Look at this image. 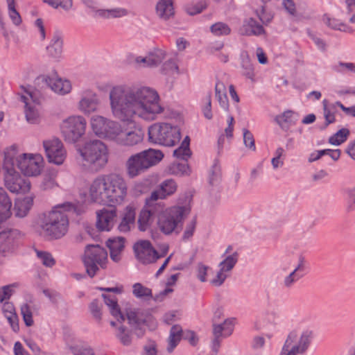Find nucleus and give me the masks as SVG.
<instances>
[{
    "label": "nucleus",
    "mask_w": 355,
    "mask_h": 355,
    "mask_svg": "<svg viewBox=\"0 0 355 355\" xmlns=\"http://www.w3.org/2000/svg\"><path fill=\"white\" fill-rule=\"evenodd\" d=\"M125 311L128 323L132 327L135 334L139 337L143 336L145 333L143 326L148 325L152 317L148 315H144L142 313L131 308H125Z\"/></svg>",
    "instance_id": "16"
},
{
    "label": "nucleus",
    "mask_w": 355,
    "mask_h": 355,
    "mask_svg": "<svg viewBox=\"0 0 355 355\" xmlns=\"http://www.w3.org/2000/svg\"><path fill=\"white\" fill-rule=\"evenodd\" d=\"M349 135V130L347 128H341L330 137L329 142L332 145L338 146L344 143L347 139Z\"/></svg>",
    "instance_id": "45"
},
{
    "label": "nucleus",
    "mask_w": 355,
    "mask_h": 355,
    "mask_svg": "<svg viewBox=\"0 0 355 355\" xmlns=\"http://www.w3.org/2000/svg\"><path fill=\"white\" fill-rule=\"evenodd\" d=\"M24 103V113L26 121L30 123H36L40 119V98L34 92H26L21 96Z\"/></svg>",
    "instance_id": "13"
},
{
    "label": "nucleus",
    "mask_w": 355,
    "mask_h": 355,
    "mask_svg": "<svg viewBox=\"0 0 355 355\" xmlns=\"http://www.w3.org/2000/svg\"><path fill=\"white\" fill-rule=\"evenodd\" d=\"M210 31L215 36H223L229 35L231 29L225 23L216 22L210 26Z\"/></svg>",
    "instance_id": "47"
},
{
    "label": "nucleus",
    "mask_w": 355,
    "mask_h": 355,
    "mask_svg": "<svg viewBox=\"0 0 355 355\" xmlns=\"http://www.w3.org/2000/svg\"><path fill=\"white\" fill-rule=\"evenodd\" d=\"M102 304L98 300H94L89 304V311L93 317L98 321L101 320Z\"/></svg>",
    "instance_id": "59"
},
{
    "label": "nucleus",
    "mask_w": 355,
    "mask_h": 355,
    "mask_svg": "<svg viewBox=\"0 0 355 355\" xmlns=\"http://www.w3.org/2000/svg\"><path fill=\"white\" fill-rule=\"evenodd\" d=\"M133 250L137 259L144 264L156 261L162 256L153 248L149 241H141L136 243Z\"/></svg>",
    "instance_id": "15"
},
{
    "label": "nucleus",
    "mask_w": 355,
    "mask_h": 355,
    "mask_svg": "<svg viewBox=\"0 0 355 355\" xmlns=\"http://www.w3.org/2000/svg\"><path fill=\"white\" fill-rule=\"evenodd\" d=\"M156 13L157 16L163 19L167 20L174 15V8L172 0H160L156 6Z\"/></svg>",
    "instance_id": "29"
},
{
    "label": "nucleus",
    "mask_w": 355,
    "mask_h": 355,
    "mask_svg": "<svg viewBox=\"0 0 355 355\" xmlns=\"http://www.w3.org/2000/svg\"><path fill=\"white\" fill-rule=\"evenodd\" d=\"M76 207L71 202H64L53 207L51 211L44 213L41 218V234L49 239H60L69 229L67 212H76Z\"/></svg>",
    "instance_id": "3"
},
{
    "label": "nucleus",
    "mask_w": 355,
    "mask_h": 355,
    "mask_svg": "<svg viewBox=\"0 0 355 355\" xmlns=\"http://www.w3.org/2000/svg\"><path fill=\"white\" fill-rule=\"evenodd\" d=\"M144 139V132L141 129H135L131 131L123 130L117 144L123 146H133L141 142Z\"/></svg>",
    "instance_id": "20"
},
{
    "label": "nucleus",
    "mask_w": 355,
    "mask_h": 355,
    "mask_svg": "<svg viewBox=\"0 0 355 355\" xmlns=\"http://www.w3.org/2000/svg\"><path fill=\"white\" fill-rule=\"evenodd\" d=\"M44 80L55 93L60 95L69 94L71 90V84L67 79L46 76L44 78Z\"/></svg>",
    "instance_id": "19"
},
{
    "label": "nucleus",
    "mask_w": 355,
    "mask_h": 355,
    "mask_svg": "<svg viewBox=\"0 0 355 355\" xmlns=\"http://www.w3.org/2000/svg\"><path fill=\"white\" fill-rule=\"evenodd\" d=\"M174 157L184 161L191 155V151L189 147H186L180 144V146L173 151Z\"/></svg>",
    "instance_id": "58"
},
{
    "label": "nucleus",
    "mask_w": 355,
    "mask_h": 355,
    "mask_svg": "<svg viewBox=\"0 0 355 355\" xmlns=\"http://www.w3.org/2000/svg\"><path fill=\"white\" fill-rule=\"evenodd\" d=\"M21 314L22 315L24 323L27 327H31L33 324V314L30 306L27 304L21 305Z\"/></svg>",
    "instance_id": "57"
},
{
    "label": "nucleus",
    "mask_w": 355,
    "mask_h": 355,
    "mask_svg": "<svg viewBox=\"0 0 355 355\" xmlns=\"http://www.w3.org/2000/svg\"><path fill=\"white\" fill-rule=\"evenodd\" d=\"M123 130V128L118 122L110 120L106 128V132H105L103 137L113 140L117 143L120 139Z\"/></svg>",
    "instance_id": "39"
},
{
    "label": "nucleus",
    "mask_w": 355,
    "mask_h": 355,
    "mask_svg": "<svg viewBox=\"0 0 355 355\" xmlns=\"http://www.w3.org/2000/svg\"><path fill=\"white\" fill-rule=\"evenodd\" d=\"M313 336V331L310 329L304 330L301 333L297 343L293 345L290 350L296 355L304 354L311 343Z\"/></svg>",
    "instance_id": "22"
},
{
    "label": "nucleus",
    "mask_w": 355,
    "mask_h": 355,
    "mask_svg": "<svg viewBox=\"0 0 355 355\" xmlns=\"http://www.w3.org/2000/svg\"><path fill=\"white\" fill-rule=\"evenodd\" d=\"M83 160L92 169L99 171L107 164L108 150L106 145L98 139L91 140L85 144L79 150Z\"/></svg>",
    "instance_id": "6"
},
{
    "label": "nucleus",
    "mask_w": 355,
    "mask_h": 355,
    "mask_svg": "<svg viewBox=\"0 0 355 355\" xmlns=\"http://www.w3.org/2000/svg\"><path fill=\"white\" fill-rule=\"evenodd\" d=\"M178 189L176 182L170 178L166 179L162 182L159 186V189L153 191L148 198L146 199V205L149 207H153L158 204L157 200H163L168 196H172L175 193Z\"/></svg>",
    "instance_id": "14"
},
{
    "label": "nucleus",
    "mask_w": 355,
    "mask_h": 355,
    "mask_svg": "<svg viewBox=\"0 0 355 355\" xmlns=\"http://www.w3.org/2000/svg\"><path fill=\"white\" fill-rule=\"evenodd\" d=\"M42 162L40 157H26V154H23V158L19 162L18 168L27 176H37L41 173Z\"/></svg>",
    "instance_id": "18"
},
{
    "label": "nucleus",
    "mask_w": 355,
    "mask_h": 355,
    "mask_svg": "<svg viewBox=\"0 0 355 355\" xmlns=\"http://www.w3.org/2000/svg\"><path fill=\"white\" fill-rule=\"evenodd\" d=\"M165 52L162 49H155L148 53V67H153L159 64L165 58Z\"/></svg>",
    "instance_id": "46"
},
{
    "label": "nucleus",
    "mask_w": 355,
    "mask_h": 355,
    "mask_svg": "<svg viewBox=\"0 0 355 355\" xmlns=\"http://www.w3.org/2000/svg\"><path fill=\"white\" fill-rule=\"evenodd\" d=\"M347 205L346 211L352 212L355 211V187L349 188L346 191Z\"/></svg>",
    "instance_id": "55"
},
{
    "label": "nucleus",
    "mask_w": 355,
    "mask_h": 355,
    "mask_svg": "<svg viewBox=\"0 0 355 355\" xmlns=\"http://www.w3.org/2000/svg\"><path fill=\"white\" fill-rule=\"evenodd\" d=\"M109 99L113 116L124 122H131L136 116L153 121L164 110L157 92L146 86H114Z\"/></svg>",
    "instance_id": "1"
},
{
    "label": "nucleus",
    "mask_w": 355,
    "mask_h": 355,
    "mask_svg": "<svg viewBox=\"0 0 355 355\" xmlns=\"http://www.w3.org/2000/svg\"><path fill=\"white\" fill-rule=\"evenodd\" d=\"M12 202L7 192L0 187V222L6 220L11 216Z\"/></svg>",
    "instance_id": "27"
},
{
    "label": "nucleus",
    "mask_w": 355,
    "mask_h": 355,
    "mask_svg": "<svg viewBox=\"0 0 355 355\" xmlns=\"http://www.w3.org/2000/svg\"><path fill=\"white\" fill-rule=\"evenodd\" d=\"M8 4V15L12 23L18 26L21 23V18L19 13L15 8V0H6Z\"/></svg>",
    "instance_id": "48"
},
{
    "label": "nucleus",
    "mask_w": 355,
    "mask_h": 355,
    "mask_svg": "<svg viewBox=\"0 0 355 355\" xmlns=\"http://www.w3.org/2000/svg\"><path fill=\"white\" fill-rule=\"evenodd\" d=\"M206 7L207 5L205 2H199L195 5L187 6L186 10L189 15H194L200 13Z\"/></svg>",
    "instance_id": "62"
},
{
    "label": "nucleus",
    "mask_w": 355,
    "mask_h": 355,
    "mask_svg": "<svg viewBox=\"0 0 355 355\" xmlns=\"http://www.w3.org/2000/svg\"><path fill=\"white\" fill-rule=\"evenodd\" d=\"M95 12L98 17L106 19L120 18L125 17L128 14V10L121 7H115L108 9H98Z\"/></svg>",
    "instance_id": "31"
},
{
    "label": "nucleus",
    "mask_w": 355,
    "mask_h": 355,
    "mask_svg": "<svg viewBox=\"0 0 355 355\" xmlns=\"http://www.w3.org/2000/svg\"><path fill=\"white\" fill-rule=\"evenodd\" d=\"M105 304L109 307L110 313L114 316L118 322L121 323L125 320V317L121 313L118 305L117 299L114 295L102 294Z\"/></svg>",
    "instance_id": "26"
},
{
    "label": "nucleus",
    "mask_w": 355,
    "mask_h": 355,
    "mask_svg": "<svg viewBox=\"0 0 355 355\" xmlns=\"http://www.w3.org/2000/svg\"><path fill=\"white\" fill-rule=\"evenodd\" d=\"M322 105L325 124L328 125L335 121L336 106L334 104L328 105L326 99L322 101Z\"/></svg>",
    "instance_id": "43"
},
{
    "label": "nucleus",
    "mask_w": 355,
    "mask_h": 355,
    "mask_svg": "<svg viewBox=\"0 0 355 355\" xmlns=\"http://www.w3.org/2000/svg\"><path fill=\"white\" fill-rule=\"evenodd\" d=\"M239 259V254L237 252H233L232 254L228 255L225 259L219 263V267L222 271L225 272L231 271Z\"/></svg>",
    "instance_id": "42"
},
{
    "label": "nucleus",
    "mask_w": 355,
    "mask_h": 355,
    "mask_svg": "<svg viewBox=\"0 0 355 355\" xmlns=\"http://www.w3.org/2000/svg\"><path fill=\"white\" fill-rule=\"evenodd\" d=\"M159 209L157 225L164 235L179 234L184 218L190 213V208L185 206H172L164 210V204H157Z\"/></svg>",
    "instance_id": "4"
},
{
    "label": "nucleus",
    "mask_w": 355,
    "mask_h": 355,
    "mask_svg": "<svg viewBox=\"0 0 355 355\" xmlns=\"http://www.w3.org/2000/svg\"><path fill=\"white\" fill-rule=\"evenodd\" d=\"M37 257L41 260L46 267L51 268L55 264V261L51 253L46 251L35 250Z\"/></svg>",
    "instance_id": "51"
},
{
    "label": "nucleus",
    "mask_w": 355,
    "mask_h": 355,
    "mask_svg": "<svg viewBox=\"0 0 355 355\" xmlns=\"http://www.w3.org/2000/svg\"><path fill=\"white\" fill-rule=\"evenodd\" d=\"M297 120V114L291 110H286L275 117V121L282 130H288Z\"/></svg>",
    "instance_id": "32"
},
{
    "label": "nucleus",
    "mask_w": 355,
    "mask_h": 355,
    "mask_svg": "<svg viewBox=\"0 0 355 355\" xmlns=\"http://www.w3.org/2000/svg\"><path fill=\"white\" fill-rule=\"evenodd\" d=\"M73 355H94L93 349L89 347L70 346Z\"/></svg>",
    "instance_id": "61"
},
{
    "label": "nucleus",
    "mask_w": 355,
    "mask_h": 355,
    "mask_svg": "<svg viewBox=\"0 0 355 355\" xmlns=\"http://www.w3.org/2000/svg\"><path fill=\"white\" fill-rule=\"evenodd\" d=\"M243 143L245 146L252 150H255V144L254 139L252 134L248 130L244 128L243 130Z\"/></svg>",
    "instance_id": "60"
},
{
    "label": "nucleus",
    "mask_w": 355,
    "mask_h": 355,
    "mask_svg": "<svg viewBox=\"0 0 355 355\" xmlns=\"http://www.w3.org/2000/svg\"><path fill=\"white\" fill-rule=\"evenodd\" d=\"M43 146L49 162L56 165L62 164L67 155L63 144L58 138L44 140Z\"/></svg>",
    "instance_id": "12"
},
{
    "label": "nucleus",
    "mask_w": 355,
    "mask_h": 355,
    "mask_svg": "<svg viewBox=\"0 0 355 355\" xmlns=\"http://www.w3.org/2000/svg\"><path fill=\"white\" fill-rule=\"evenodd\" d=\"M132 293L138 299L148 300L153 297L151 289L143 286L140 283L133 284Z\"/></svg>",
    "instance_id": "41"
},
{
    "label": "nucleus",
    "mask_w": 355,
    "mask_h": 355,
    "mask_svg": "<svg viewBox=\"0 0 355 355\" xmlns=\"http://www.w3.org/2000/svg\"><path fill=\"white\" fill-rule=\"evenodd\" d=\"M99 103L97 94L88 89L82 92L78 108L84 114L89 115L97 110Z\"/></svg>",
    "instance_id": "17"
},
{
    "label": "nucleus",
    "mask_w": 355,
    "mask_h": 355,
    "mask_svg": "<svg viewBox=\"0 0 355 355\" xmlns=\"http://www.w3.org/2000/svg\"><path fill=\"white\" fill-rule=\"evenodd\" d=\"M297 338V331L296 330H293L288 334L280 355H296L292 351L288 350V347L293 344Z\"/></svg>",
    "instance_id": "50"
},
{
    "label": "nucleus",
    "mask_w": 355,
    "mask_h": 355,
    "mask_svg": "<svg viewBox=\"0 0 355 355\" xmlns=\"http://www.w3.org/2000/svg\"><path fill=\"white\" fill-rule=\"evenodd\" d=\"M171 173L175 175H189L190 170L187 163H175L170 168Z\"/></svg>",
    "instance_id": "54"
},
{
    "label": "nucleus",
    "mask_w": 355,
    "mask_h": 355,
    "mask_svg": "<svg viewBox=\"0 0 355 355\" xmlns=\"http://www.w3.org/2000/svg\"><path fill=\"white\" fill-rule=\"evenodd\" d=\"M110 121L102 116L96 115L91 119V125L94 133L99 136L103 137L106 128L108 125V122Z\"/></svg>",
    "instance_id": "36"
},
{
    "label": "nucleus",
    "mask_w": 355,
    "mask_h": 355,
    "mask_svg": "<svg viewBox=\"0 0 355 355\" xmlns=\"http://www.w3.org/2000/svg\"><path fill=\"white\" fill-rule=\"evenodd\" d=\"M83 261L87 275L94 277L100 268H106L107 252L99 245H87L83 256Z\"/></svg>",
    "instance_id": "8"
},
{
    "label": "nucleus",
    "mask_w": 355,
    "mask_h": 355,
    "mask_svg": "<svg viewBox=\"0 0 355 355\" xmlns=\"http://www.w3.org/2000/svg\"><path fill=\"white\" fill-rule=\"evenodd\" d=\"M63 41L59 34H55L46 50L49 55L53 58H60L62 53Z\"/></svg>",
    "instance_id": "37"
},
{
    "label": "nucleus",
    "mask_w": 355,
    "mask_h": 355,
    "mask_svg": "<svg viewBox=\"0 0 355 355\" xmlns=\"http://www.w3.org/2000/svg\"><path fill=\"white\" fill-rule=\"evenodd\" d=\"M221 180V168L218 160L215 159L210 170L209 182L212 186L217 185Z\"/></svg>",
    "instance_id": "44"
},
{
    "label": "nucleus",
    "mask_w": 355,
    "mask_h": 355,
    "mask_svg": "<svg viewBox=\"0 0 355 355\" xmlns=\"http://www.w3.org/2000/svg\"><path fill=\"white\" fill-rule=\"evenodd\" d=\"M196 225L197 221L196 218H192L187 223L182 236V240L184 242H186L192 238L196 228Z\"/></svg>",
    "instance_id": "49"
},
{
    "label": "nucleus",
    "mask_w": 355,
    "mask_h": 355,
    "mask_svg": "<svg viewBox=\"0 0 355 355\" xmlns=\"http://www.w3.org/2000/svg\"><path fill=\"white\" fill-rule=\"evenodd\" d=\"M58 171L55 169L48 170L42 176L40 189L44 191L51 190L58 187L56 182Z\"/></svg>",
    "instance_id": "33"
},
{
    "label": "nucleus",
    "mask_w": 355,
    "mask_h": 355,
    "mask_svg": "<svg viewBox=\"0 0 355 355\" xmlns=\"http://www.w3.org/2000/svg\"><path fill=\"white\" fill-rule=\"evenodd\" d=\"M106 245L110 250L111 259L116 263L119 262L125 247L124 238L121 236L110 238L107 241Z\"/></svg>",
    "instance_id": "21"
},
{
    "label": "nucleus",
    "mask_w": 355,
    "mask_h": 355,
    "mask_svg": "<svg viewBox=\"0 0 355 355\" xmlns=\"http://www.w3.org/2000/svg\"><path fill=\"white\" fill-rule=\"evenodd\" d=\"M242 73L248 78L252 79L254 77V67L248 56L242 58L241 60Z\"/></svg>",
    "instance_id": "52"
},
{
    "label": "nucleus",
    "mask_w": 355,
    "mask_h": 355,
    "mask_svg": "<svg viewBox=\"0 0 355 355\" xmlns=\"http://www.w3.org/2000/svg\"><path fill=\"white\" fill-rule=\"evenodd\" d=\"M215 96L221 108L225 111L229 110V101L226 93V87L223 82L217 81L215 85Z\"/></svg>",
    "instance_id": "38"
},
{
    "label": "nucleus",
    "mask_w": 355,
    "mask_h": 355,
    "mask_svg": "<svg viewBox=\"0 0 355 355\" xmlns=\"http://www.w3.org/2000/svg\"><path fill=\"white\" fill-rule=\"evenodd\" d=\"M182 336V328L180 325L175 324L171 327L168 338V346L166 348L168 352L171 353L173 351L181 340Z\"/></svg>",
    "instance_id": "34"
},
{
    "label": "nucleus",
    "mask_w": 355,
    "mask_h": 355,
    "mask_svg": "<svg viewBox=\"0 0 355 355\" xmlns=\"http://www.w3.org/2000/svg\"><path fill=\"white\" fill-rule=\"evenodd\" d=\"M34 196H26L17 199L15 203V215L19 218L25 217L33 205Z\"/></svg>",
    "instance_id": "25"
},
{
    "label": "nucleus",
    "mask_w": 355,
    "mask_h": 355,
    "mask_svg": "<svg viewBox=\"0 0 355 355\" xmlns=\"http://www.w3.org/2000/svg\"><path fill=\"white\" fill-rule=\"evenodd\" d=\"M4 184L13 193H25L31 189L30 181L21 177L15 169L5 171Z\"/></svg>",
    "instance_id": "11"
},
{
    "label": "nucleus",
    "mask_w": 355,
    "mask_h": 355,
    "mask_svg": "<svg viewBox=\"0 0 355 355\" xmlns=\"http://www.w3.org/2000/svg\"><path fill=\"white\" fill-rule=\"evenodd\" d=\"M241 32L245 35H260L265 33L264 28L254 19L250 18L245 21Z\"/></svg>",
    "instance_id": "28"
},
{
    "label": "nucleus",
    "mask_w": 355,
    "mask_h": 355,
    "mask_svg": "<svg viewBox=\"0 0 355 355\" xmlns=\"http://www.w3.org/2000/svg\"><path fill=\"white\" fill-rule=\"evenodd\" d=\"M181 138L178 126L168 123H156L148 128V139L151 143L164 146H173Z\"/></svg>",
    "instance_id": "7"
},
{
    "label": "nucleus",
    "mask_w": 355,
    "mask_h": 355,
    "mask_svg": "<svg viewBox=\"0 0 355 355\" xmlns=\"http://www.w3.org/2000/svg\"><path fill=\"white\" fill-rule=\"evenodd\" d=\"M302 277H302L301 274H298L297 272L293 270L284 278L282 284L284 288H291L297 281H299Z\"/></svg>",
    "instance_id": "53"
},
{
    "label": "nucleus",
    "mask_w": 355,
    "mask_h": 355,
    "mask_svg": "<svg viewBox=\"0 0 355 355\" xmlns=\"http://www.w3.org/2000/svg\"><path fill=\"white\" fill-rule=\"evenodd\" d=\"M164 157L162 151L149 148L130 155L125 164L126 175L135 178L157 164Z\"/></svg>",
    "instance_id": "5"
},
{
    "label": "nucleus",
    "mask_w": 355,
    "mask_h": 355,
    "mask_svg": "<svg viewBox=\"0 0 355 355\" xmlns=\"http://www.w3.org/2000/svg\"><path fill=\"white\" fill-rule=\"evenodd\" d=\"M44 2L54 8H61L65 10H69L73 4L72 0H44Z\"/></svg>",
    "instance_id": "56"
},
{
    "label": "nucleus",
    "mask_w": 355,
    "mask_h": 355,
    "mask_svg": "<svg viewBox=\"0 0 355 355\" xmlns=\"http://www.w3.org/2000/svg\"><path fill=\"white\" fill-rule=\"evenodd\" d=\"M146 208L141 210L138 217V229L141 232H145L150 228L152 222V216L155 215V213L158 211L156 209L157 205H154L153 207L146 205Z\"/></svg>",
    "instance_id": "24"
},
{
    "label": "nucleus",
    "mask_w": 355,
    "mask_h": 355,
    "mask_svg": "<svg viewBox=\"0 0 355 355\" xmlns=\"http://www.w3.org/2000/svg\"><path fill=\"white\" fill-rule=\"evenodd\" d=\"M86 127V119L82 116L74 115L62 121L60 131L67 142L76 143L85 135Z\"/></svg>",
    "instance_id": "9"
},
{
    "label": "nucleus",
    "mask_w": 355,
    "mask_h": 355,
    "mask_svg": "<svg viewBox=\"0 0 355 355\" xmlns=\"http://www.w3.org/2000/svg\"><path fill=\"white\" fill-rule=\"evenodd\" d=\"M14 285H6L0 288V302L8 300L13 293Z\"/></svg>",
    "instance_id": "63"
},
{
    "label": "nucleus",
    "mask_w": 355,
    "mask_h": 355,
    "mask_svg": "<svg viewBox=\"0 0 355 355\" xmlns=\"http://www.w3.org/2000/svg\"><path fill=\"white\" fill-rule=\"evenodd\" d=\"M115 336L124 346H129L132 342V335L130 330L123 324H120L115 330Z\"/></svg>",
    "instance_id": "40"
},
{
    "label": "nucleus",
    "mask_w": 355,
    "mask_h": 355,
    "mask_svg": "<svg viewBox=\"0 0 355 355\" xmlns=\"http://www.w3.org/2000/svg\"><path fill=\"white\" fill-rule=\"evenodd\" d=\"M135 210L132 207L128 206L125 208V214L118 229L121 232H128L135 225Z\"/></svg>",
    "instance_id": "30"
},
{
    "label": "nucleus",
    "mask_w": 355,
    "mask_h": 355,
    "mask_svg": "<svg viewBox=\"0 0 355 355\" xmlns=\"http://www.w3.org/2000/svg\"><path fill=\"white\" fill-rule=\"evenodd\" d=\"M22 234L17 229H7L0 232V266L4 258L12 255L18 247Z\"/></svg>",
    "instance_id": "10"
},
{
    "label": "nucleus",
    "mask_w": 355,
    "mask_h": 355,
    "mask_svg": "<svg viewBox=\"0 0 355 355\" xmlns=\"http://www.w3.org/2000/svg\"><path fill=\"white\" fill-rule=\"evenodd\" d=\"M347 13L350 15L349 21L355 24V0H345Z\"/></svg>",
    "instance_id": "64"
},
{
    "label": "nucleus",
    "mask_w": 355,
    "mask_h": 355,
    "mask_svg": "<svg viewBox=\"0 0 355 355\" xmlns=\"http://www.w3.org/2000/svg\"><path fill=\"white\" fill-rule=\"evenodd\" d=\"M23 155H18L17 146L12 145L4 150V159L3 168L4 171L15 169V166L19 167V162Z\"/></svg>",
    "instance_id": "23"
},
{
    "label": "nucleus",
    "mask_w": 355,
    "mask_h": 355,
    "mask_svg": "<svg viewBox=\"0 0 355 355\" xmlns=\"http://www.w3.org/2000/svg\"><path fill=\"white\" fill-rule=\"evenodd\" d=\"M234 319H227L223 324L213 325L214 336L227 337L230 336L234 329Z\"/></svg>",
    "instance_id": "35"
},
{
    "label": "nucleus",
    "mask_w": 355,
    "mask_h": 355,
    "mask_svg": "<svg viewBox=\"0 0 355 355\" xmlns=\"http://www.w3.org/2000/svg\"><path fill=\"white\" fill-rule=\"evenodd\" d=\"M128 184L119 174L111 173L96 177L90 184L89 196L92 202L109 205L96 212V227L110 231L116 218L115 206L122 204L128 196Z\"/></svg>",
    "instance_id": "2"
}]
</instances>
